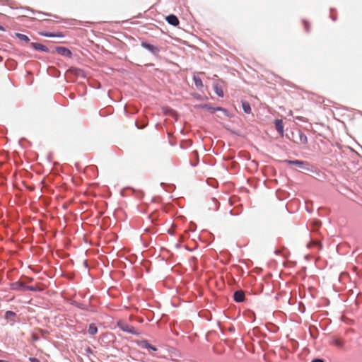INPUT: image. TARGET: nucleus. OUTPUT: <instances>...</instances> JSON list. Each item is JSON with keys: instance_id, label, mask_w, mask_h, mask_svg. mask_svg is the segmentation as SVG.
I'll use <instances>...</instances> for the list:
<instances>
[{"instance_id": "9d476101", "label": "nucleus", "mask_w": 362, "mask_h": 362, "mask_svg": "<svg viewBox=\"0 0 362 362\" xmlns=\"http://www.w3.org/2000/svg\"><path fill=\"white\" fill-rule=\"evenodd\" d=\"M243 109L245 112L246 113H250L251 112V107L248 103L247 102H243L242 103Z\"/></svg>"}, {"instance_id": "4468645a", "label": "nucleus", "mask_w": 362, "mask_h": 362, "mask_svg": "<svg viewBox=\"0 0 362 362\" xmlns=\"http://www.w3.org/2000/svg\"><path fill=\"white\" fill-rule=\"evenodd\" d=\"M15 35L18 39L23 40L25 42H28L30 40L29 37L21 33H16Z\"/></svg>"}, {"instance_id": "2eb2a0df", "label": "nucleus", "mask_w": 362, "mask_h": 362, "mask_svg": "<svg viewBox=\"0 0 362 362\" xmlns=\"http://www.w3.org/2000/svg\"><path fill=\"white\" fill-rule=\"evenodd\" d=\"M14 316H15V313L13 312H11V311H7L5 313V317L7 320H13Z\"/></svg>"}, {"instance_id": "0eeeda50", "label": "nucleus", "mask_w": 362, "mask_h": 362, "mask_svg": "<svg viewBox=\"0 0 362 362\" xmlns=\"http://www.w3.org/2000/svg\"><path fill=\"white\" fill-rule=\"evenodd\" d=\"M234 299L236 302H242L244 300V293L242 291H236L234 293Z\"/></svg>"}, {"instance_id": "f257e3e1", "label": "nucleus", "mask_w": 362, "mask_h": 362, "mask_svg": "<svg viewBox=\"0 0 362 362\" xmlns=\"http://www.w3.org/2000/svg\"><path fill=\"white\" fill-rule=\"evenodd\" d=\"M117 325L122 330H123L124 332L132 333V334H137L136 332H134V327L129 326L124 322L119 321V322H118Z\"/></svg>"}, {"instance_id": "f8f14e48", "label": "nucleus", "mask_w": 362, "mask_h": 362, "mask_svg": "<svg viewBox=\"0 0 362 362\" xmlns=\"http://www.w3.org/2000/svg\"><path fill=\"white\" fill-rule=\"evenodd\" d=\"M214 90L216 92V93L219 96V97H223V91L222 90L221 88H220L219 86H218L217 85H215L214 87Z\"/></svg>"}, {"instance_id": "423d86ee", "label": "nucleus", "mask_w": 362, "mask_h": 362, "mask_svg": "<svg viewBox=\"0 0 362 362\" xmlns=\"http://www.w3.org/2000/svg\"><path fill=\"white\" fill-rule=\"evenodd\" d=\"M141 46L143 47H144L145 49L149 50L151 52H152L153 54H156L158 52V49L156 47H155L151 44H148L146 42H143L141 43Z\"/></svg>"}, {"instance_id": "f03ea898", "label": "nucleus", "mask_w": 362, "mask_h": 362, "mask_svg": "<svg viewBox=\"0 0 362 362\" xmlns=\"http://www.w3.org/2000/svg\"><path fill=\"white\" fill-rule=\"evenodd\" d=\"M138 346L141 349H151L153 351H156L157 349L151 344H149L146 341H136Z\"/></svg>"}, {"instance_id": "9b49d317", "label": "nucleus", "mask_w": 362, "mask_h": 362, "mask_svg": "<svg viewBox=\"0 0 362 362\" xmlns=\"http://www.w3.org/2000/svg\"><path fill=\"white\" fill-rule=\"evenodd\" d=\"M193 79H194V83H195V85H196V86H197V88H201V87H202V86H203V85H202V81L201 78H200L199 76H194V78H193Z\"/></svg>"}, {"instance_id": "6e6552de", "label": "nucleus", "mask_w": 362, "mask_h": 362, "mask_svg": "<svg viewBox=\"0 0 362 362\" xmlns=\"http://www.w3.org/2000/svg\"><path fill=\"white\" fill-rule=\"evenodd\" d=\"M286 163L292 165H295L299 168H303L304 163L300 160H286Z\"/></svg>"}, {"instance_id": "dca6fc26", "label": "nucleus", "mask_w": 362, "mask_h": 362, "mask_svg": "<svg viewBox=\"0 0 362 362\" xmlns=\"http://www.w3.org/2000/svg\"><path fill=\"white\" fill-rule=\"evenodd\" d=\"M29 360L31 362H40V361L37 358H30Z\"/></svg>"}, {"instance_id": "f3484780", "label": "nucleus", "mask_w": 362, "mask_h": 362, "mask_svg": "<svg viewBox=\"0 0 362 362\" xmlns=\"http://www.w3.org/2000/svg\"><path fill=\"white\" fill-rule=\"evenodd\" d=\"M306 139H307V138H306L305 136H304V135L303 136V135L300 136V140L302 141L305 142L306 141Z\"/></svg>"}, {"instance_id": "6ab92c4d", "label": "nucleus", "mask_w": 362, "mask_h": 362, "mask_svg": "<svg viewBox=\"0 0 362 362\" xmlns=\"http://www.w3.org/2000/svg\"><path fill=\"white\" fill-rule=\"evenodd\" d=\"M0 30H2V31L5 30L4 28L1 25H0Z\"/></svg>"}, {"instance_id": "20e7f679", "label": "nucleus", "mask_w": 362, "mask_h": 362, "mask_svg": "<svg viewBox=\"0 0 362 362\" xmlns=\"http://www.w3.org/2000/svg\"><path fill=\"white\" fill-rule=\"evenodd\" d=\"M165 20L169 24L174 26H177L179 24V20L175 15L166 16Z\"/></svg>"}, {"instance_id": "a211bd4d", "label": "nucleus", "mask_w": 362, "mask_h": 362, "mask_svg": "<svg viewBox=\"0 0 362 362\" xmlns=\"http://www.w3.org/2000/svg\"><path fill=\"white\" fill-rule=\"evenodd\" d=\"M312 362H324V361L322 359L317 358V359L313 360Z\"/></svg>"}, {"instance_id": "ddd939ff", "label": "nucleus", "mask_w": 362, "mask_h": 362, "mask_svg": "<svg viewBox=\"0 0 362 362\" xmlns=\"http://www.w3.org/2000/svg\"><path fill=\"white\" fill-rule=\"evenodd\" d=\"M97 332H98V329H97V327L95 326V325H93V324L90 325L89 328H88L89 334H90L91 335H93V334H96Z\"/></svg>"}, {"instance_id": "39448f33", "label": "nucleus", "mask_w": 362, "mask_h": 362, "mask_svg": "<svg viewBox=\"0 0 362 362\" xmlns=\"http://www.w3.org/2000/svg\"><path fill=\"white\" fill-rule=\"evenodd\" d=\"M56 52L62 56L69 57L71 56V52L68 49L63 47H57Z\"/></svg>"}, {"instance_id": "7ed1b4c3", "label": "nucleus", "mask_w": 362, "mask_h": 362, "mask_svg": "<svg viewBox=\"0 0 362 362\" xmlns=\"http://www.w3.org/2000/svg\"><path fill=\"white\" fill-rule=\"evenodd\" d=\"M275 127L278 133L281 135H284V126H283V122L281 119H276L274 122Z\"/></svg>"}, {"instance_id": "1a4fd4ad", "label": "nucleus", "mask_w": 362, "mask_h": 362, "mask_svg": "<svg viewBox=\"0 0 362 362\" xmlns=\"http://www.w3.org/2000/svg\"><path fill=\"white\" fill-rule=\"evenodd\" d=\"M31 46L36 50L40 51H46V48L44 45L40 43L33 42L31 43Z\"/></svg>"}]
</instances>
